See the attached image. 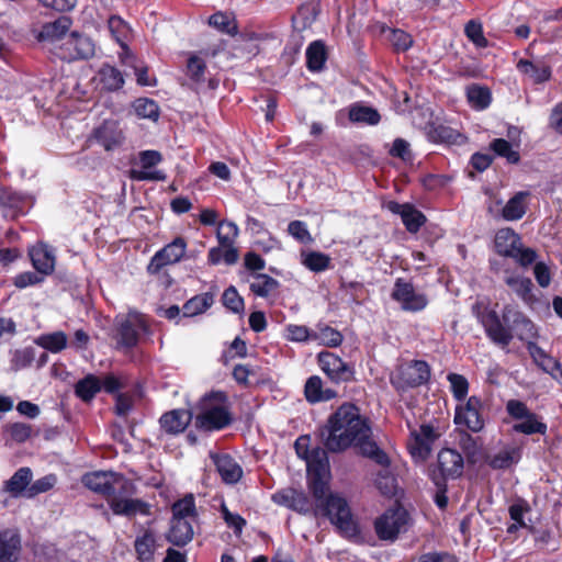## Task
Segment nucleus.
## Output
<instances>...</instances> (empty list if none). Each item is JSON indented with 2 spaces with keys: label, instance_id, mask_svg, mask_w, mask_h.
Returning a JSON list of instances; mask_svg holds the SVG:
<instances>
[{
  "label": "nucleus",
  "instance_id": "nucleus-63",
  "mask_svg": "<svg viewBox=\"0 0 562 562\" xmlns=\"http://www.w3.org/2000/svg\"><path fill=\"white\" fill-rule=\"evenodd\" d=\"M448 380L450 382L453 396L458 401L463 400L467 396L469 390V383L467 379L461 374L450 373L448 375Z\"/></svg>",
  "mask_w": 562,
  "mask_h": 562
},
{
  "label": "nucleus",
  "instance_id": "nucleus-28",
  "mask_svg": "<svg viewBox=\"0 0 562 562\" xmlns=\"http://www.w3.org/2000/svg\"><path fill=\"white\" fill-rule=\"evenodd\" d=\"M71 24L72 21L69 16L60 15L55 21L42 25L37 40L50 43L57 42L66 35Z\"/></svg>",
  "mask_w": 562,
  "mask_h": 562
},
{
  "label": "nucleus",
  "instance_id": "nucleus-44",
  "mask_svg": "<svg viewBox=\"0 0 562 562\" xmlns=\"http://www.w3.org/2000/svg\"><path fill=\"white\" fill-rule=\"evenodd\" d=\"M302 263L313 272H323L331 267V258L321 251L302 252Z\"/></svg>",
  "mask_w": 562,
  "mask_h": 562
},
{
  "label": "nucleus",
  "instance_id": "nucleus-56",
  "mask_svg": "<svg viewBox=\"0 0 562 562\" xmlns=\"http://www.w3.org/2000/svg\"><path fill=\"white\" fill-rule=\"evenodd\" d=\"M493 151L507 159L510 164H517L520 159L519 153L513 149L512 144L504 138H496L491 143Z\"/></svg>",
  "mask_w": 562,
  "mask_h": 562
},
{
  "label": "nucleus",
  "instance_id": "nucleus-15",
  "mask_svg": "<svg viewBox=\"0 0 562 562\" xmlns=\"http://www.w3.org/2000/svg\"><path fill=\"white\" fill-rule=\"evenodd\" d=\"M482 406L483 403L479 397H469L464 406L457 408L454 423L465 425L473 432L481 431L484 427V419L481 414Z\"/></svg>",
  "mask_w": 562,
  "mask_h": 562
},
{
  "label": "nucleus",
  "instance_id": "nucleus-23",
  "mask_svg": "<svg viewBox=\"0 0 562 562\" xmlns=\"http://www.w3.org/2000/svg\"><path fill=\"white\" fill-rule=\"evenodd\" d=\"M218 474L226 484H235L243 476L241 467L227 453H210Z\"/></svg>",
  "mask_w": 562,
  "mask_h": 562
},
{
  "label": "nucleus",
  "instance_id": "nucleus-13",
  "mask_svg": "<svg viewBox=\"0 0 562 562\" xmlns=\"http://www.w3.org/2000/svg\"><path fill=\"white\" fill-rule=\"evenodd\" d=\"M482 325L486 336L502 348L507 347L514 338L509 325H507L503 316L499 317L495 311H488L482 315Z\"/></svg>",
  "mask_w": 562,
  "mask_h": 562
},
{
  "label": "nucleus",
  "instance_id": "nucleus-18",
  "mask_svg": "<svg viewBox=\"0 0 562 562\" xmlns=\"http://www.w3.org/2000/svg\"><path fill=\"white\" fill-rule=\"evenodd\" d=\"M192 419V412L182 408L172 409L160 416L159 426L165 434L176 436L183 432Z\"/></svg>",
  "mask_w": 562,
  "mask_h": 562
},
{
  "label": "nucleus",
  "instance_id": "nucleus-46",
  "mask_svg": "<svg viewBox=\"0 0 562 562\" xmlns=\"http://www.w3.org/2000/svg\"><path fill=\"white\" fill-rule=\"evenodd\" d=\"M214 303V296L212 293L205 292L200 295H195L183 305L184 316H194L205 312Z\"/></svg>",
  "mask_w": 562,
  "mask_h": 562
},
{
  "label": "nucleus",
  "instance_id": "nucleus-29",
  "mask_svg": "<svg viewBox=\"0 0 562 562\" xmlns=\"http://www.w3.org/2000/svg\"><path fill=\"white\" fill-rule=\"evenodd\" d=\"M20 546L18 533L10 529H0V562H16Z\"/></svg>",
  "mask_w": 562,
  "mask_h": 562
},
{
  "label": "nucleus",
  "instance_id": "nucleus-16",
  "mask_svg": "<svg viewBox=\"0 0 562 562\" xmlns=\"http://www.w3.org/2000/svg\"><path fill=\"white\" fill-rule=\"evenodd\" d=\"M61 58L67 60L87 59L94 55V44L90 37L72 32L63 44Z\"/></svg>",
  "mask_w": 562,
  "mask_h": 562
},
{
  "label": "nucleus",
  "instance_id": "nucleus-12",
  "mask_svg": "<svg viewBox=\"0 0 562 562\" xmlns=\"http://www.w3.org/2000/svg\"><path fill=\"white\" fill-rule=\"evenodd\" d=\"M503 319L509 325L512 334L519 340L526 341V345L538 336L535 324L524 313L510 305L503 308Z\"/></svg>",
  "mask_w": 562,
  "mask_h": 562
},
{
  "label": "nucleus",
  "instance_id": "nucleus-9",
  "mask_svg": "<svg viewBox=\"0 0 562 562\" xmlns=\"http://www.w3.org/2000/svg\"><path fill=\"white\" fill-rule=\"evenodd\" d=\"M187 250V241L182 237H176L171 243L159 249L147 266L149 274H158L161 269L179 262Z\"/></svg>",
  "mask_w": 562,
  "mask_h": 562
},
{
  "label": "nucleus",
  "instance_id": "nucleus-20",
  "mask_svg": "<svg viewBox=\"0 0 562 562\" xmlns=\"http://www.w3.org/2000/svg\"><path fill=\"white\" fill-rule=\"evenodd\" d=\"M32 265L42 276L53 273L56 263L55 250L45 243H38L29 250Z\"/></svg>",
  "mask_w": 562,
  "mask_h": 562
},
{
  "label": "nucleus",
  "instance_id": "nucleus-45",
  "mask_svg": "<svg viewBox=\"0 0 562 562\" xmlns=\"http://www.w3.org/2000/svg\"><path fill=\"white\" fill-rule=\"evenodd\" d=\"M467 98L475 110L486 109L492 100L488 88L479 85H471L467 88Z\"/></svg>",
  "mask_w": 562,
  "mask_h": 562
},
{
  "label": "nucleus",
  "instance_id": "nucleus-49",
  "mask_svg": "<svg viewBox=\"0 0 562 562\" xmlns=\"http://www.w3.org/2000/svg\"><path fill=\"white\" fill-rule=\"evenodd\" d=\"M196 517L195 501L192 494L186 495L172 505V518L194 520Z\"/></svg>",
  "mask_w": 562,
  "mask_h": 562
},
{
  "label": "nucleus",
  "instance_id": "nucleus-14",
  "mask_svg": "<svg viewBox=\"0 0 562 562\" xmlns=\"http://www.w3.org/2000/svg\"><path fill=\"white\" fill-rule=\"evenodd\" d=\"M142 170L132 169L130 178L136 181H165L167 176L162 170H150L162 161V155L158 150H143L139 153Z\"/></svg>",
  "mask_w": 562,
  "mask_h": 562
},
{
  "label": "nucleus",
  "instance_id": "nucleus-60",
  "mask_svg": "<svg viewBox=\"0 0 562 562\" xmlns=\"http://www.w3.org/2000/svg\"><path fill=\"white\" fill-rule=\"evenodd\" d=\"M57 483V476L55 474H47L38 480L31 482V487L27 488L29 498H33L38 494L50 491Z\"/></svg>",
  "mask_w": 562,
  "mask_h": 562
},
{
  "label": "nucleus",
  "instance_id": "nucleus-42",
  "mask_svg": "<svg viewBox=\"0 0 562 562\" xmlns=\"http://www.w3.org/2000/svg\"><path fill=\"white\" fill-rule=\"evenodd\" d=\"M280 282L265 273H256L254 281L250 283V291L260 297H268L272 292L277 291Z\"/></svg>",
  "mask_w": 562,
  "mask_h": 562
},
{
  "label": "nucleus",
  "instance_id": "nucleus-54",
  "mask_svg": "<svg viewBox=\"0 0 562 562\" xmlns=\"http://www.w3.org/2000/svg\"><path fill=\"white\" fill-rule=\"evenodd\" d=\"M134 110L137 116L156 121L159 116V106L156 101L147 98H139L134 102Z\"/></svg>",
  "mask_w": 562,
  "mask_h": 562
},
{
  "label": "nucleus",
  "instance_id": "nucleus-40",
  "mask_svg": "<svg viewBox=\"0 0 562 562\" xmlns=\"http://www.w3.org/2000/svg\"><path fill=\"white\" fill-rule=\"evenodd\" d=\"M327 59L326 48L323 42L315 41L306 49V66L311 71H321Z\"/></svg>",
  "mask_w": 562,
  "mask_h": 562
},
{
  "label": "nucleus",
  "instance_id": "nucleus-26",
  "mask_svg": "<svg viewBox=\"0 0 562 562\" xmlns=\"http://www.w3.org/2000/svg\"><path fill=\"white\" fill-rule=\"evenodd\" d=\"M32 479V470L27 467H22L4 482V491L12 497L29 498L27 488L31 487Z\"/></svg>",
  "mask_w": 562,
  "mask_h": 562
},
{
  "label": "nucleus",
  "instance_id": "nucleus-31",
  "mask_svg": "<svg viewBox=\"0 0 562 562\" xmlns=\"http://www.w3.org/2000/svg\"><path fill=\"white\" fill-rule=\"evenodd\" d=\"M521 449L515 446H506L498 452L487 458V464L494 470H505L519 462Z\"/></svg>",
  "mask_w": 562,
  "mask_h": 562
},
{
  "label": "nucleus",
  "instance_id": "nucleus-19",
  "mask_svg": "<svg viewBox=\"0 0 562 562\" xmlns=\"http://www.w3.org/2000/svg\"><path fill=\"white\" fill-rule=\"evenodd\" d=\"M463 457L454 449L443 448L438 453V467L441 473L437 480L456 479L462 475Z\"/></svg>",
  "mask_w": 562,
  "mask_h": 562
},
{
  "label": "nucleus",
  "instance_id": "nucleus-30",
  "mask_svg": "<svg viewBox=\"0 0 562 562\" xmlns=\"http://www.w3.org/2000/svg\"><path fill=\"white\" fill-rule=\"evenodd\" d=\"M495 249L504 257L510 258L521 245L520 236L512 228H502L495 235Z\"/></svg>",
  "mask_w": 562,
  "mask_h": 562
},
{
  "label": "nucleus",
  "instance_id": "nucleus-33",
  "mask_svg": "<svg viewBox=\"0 0 562 562\" xmlns=\"http://www.w3.org/2000/svg\"><path fill=\"white\" fill-rule=\"evenodd\" d=\"M304 393L310 403L325 402L337 396V392L335 390L323 387V381L317 375H312L307 379Z\"/></svg>",
  "mask_w": 562,
  "mask_h": 562
},
{
  "label": "nucleus",
  "instance_id": "nucleus-62",
  "mask_svg": "<svg viewBox=\"0 0 562 562\" xmlns=\"http://www.w3.org/2000/svg\"><path fill=\"white\" fill-rule=\"evenodd\" d=\"M285 330L286 339L290 341L304 342L314 340L315 338L314 331H310V329L304 325L290 324L286 326Z\"/></svg>",
  "mask_w": 562,
  "mask_h": 562
},
{
  "label": "nucleus",
  "instance_id": "nucleus-1",
  "mask_svg": "<svg viewBox=\"0 0 562 562\" xmlns=\"http://www.w3.org/2000/svg\"><path fill=\"white\" fill-rule=\"evenodd\" d=\"M324 447L330 452H340L350 446H359L371 436L368 420L352 403H344L331 414L321 430Z\"/></svg>",
  "mask_w": 562,
  "mask_h": 562
},
{
  "label": "nucleus",
  "instance_id": "nucleus-22",
  "mask_svg": "<svg viewBox=\"0 0 562 562\" xmlns=\"http://www.w3.org/2000/svg\"><path fill=\"white\" fill-rule=\"evenodd\" d=\"M272 501L295 512L306 514L311 510V503L307 495L294 488H283L272 495Z\"/></svg>",
  "mask_w": 562,
  "mask_h": 562
},
{
  "label": "nucleus",
  "instance_id": "nucleus-48",
  "mask_svg": "<svg viewBox=\"0 0 562 562\" xmlns=\"http://www.w3.org/2000/svg\"><path fill=\"white\" fill-rule=\"evenodd\" d=\"M209 24L217 31L228 35H235L238 32L235 18L226 12L218 11L212 14L209 19Z\"/></svg>",
  "mask_w": 562,
  "mask_h": 562
},
{
  "label": "nucleus",
  "instance_id": "nucleus-6",
  "mask_svg": "<svg viewBox=\"0 0 562 562\" xmlns=\"http://www.w3.org/2000/svg\"><path fill=\"white\" fill-rule=\"evenodd\" d=\"M88 142L101 146L105 151H113L123 146L125 133L119 121L105 120L93 128Z\"/></svg>",
  "mask_w": 562,
  "mask_h": 562
},
{
  "label": "nucleus",
  "instance_id": "nucleus-50",
  "mask_svg": "<svg viewBox=\"0 0 562 562\" xmlns=\"http://www.w3.org/2000/svg\"><path fill=\"white\" fill-rule=\"evenodd\" d=\"M134 546L138 560L142 562L150 561L155 551L154 533L149 530L145 531L142 536L136 538Z\"/></svg>",
  "mask_w": 562,
  "mask_h": 562
},
{
  "label": "nucleus",
  "instance_id": "nucleus-39",
  "mask_svg": "<svg viewBox=\"0 0 562 562\" xmlns=\"http://www.w3.org/2000/svg\"><path fill=\"white\" fill-rule=\"evenodd\" d=\"M306 462L310 476L328 475L329 462L325 450L321 448L313 449Z\"/></svg>",
  "mask_w": 562,
  "mask_h": 562
},
{
  "label": "nucleus",
  "instance_id": "nucleus-7",
  "mask_svg": "<svg viewBox=\"0 0 562 562\" xmlns=\"http://www.w3.org/2000/svg\"><path fill=\"white\" fill-rule=\"evenodd\" d=\"M430 378V367L426 361L414 360L398 368L396 376L392 383L397 389H408L423 385Z\"/></svg>",
  "mask_w": 562,
  "mask_h": 562
},
{
  "label": "nucleus",
  "instance_id": "nucleus-34",
  "mask_svg": "<svg viewBox=\"0 0 562 562\" xmlns=\"http://www.w3.org/2000/svg\"><path fill=\"white\" fill-rule=\"evenodd\" d=\"M193 533L191 520L172 518L167 539L172 544L182 547L192 540Z\"/></svg>",
  "mask_w": 562,
  "mask_h": 562
},
{
  "label": "nucleus",
  "instance_id": "nucleus-27",
  "mask_svg": "<svg viewBox=\"0 0 562 562\" xmlns=\"http://www.w3.org/2000/svg\"><path fill=\"white\" fill-rule=\"evenodd\" d=\"M114 473L112 472H92L82 477V483L89 490L104 496H113L115 488L113 485Z\"/></svg>",
  "mask_w": 562,
  "mask_h": 562
},
{
  "label": "nucleus",
  "instance_id": "nucleus-10",
  "mask_svg": "<svg viewBox=\"0 0 562 562\" xmlns=\"http://www.w3.org/2000/svg\"><path fill=\"white\" fill-rule=\"evenodd\" d=\"M318 366L322 371L334 383L349 382L353 379V368L345 362L340 357L330 352L322 351L317 356Z\"/></svg>",
  "mask_w": 562,
  "mask_h": 562
},
{
  "label": "nucleus",
  "instance_id": "nucleus-41",
  "mask_svg": "<svg viewBox=\"0 0 562 562\" xmlns=\"http://www.w3.org/2000/svg\"><path fill=\"white\" fill-rule=\"evenodd\" d=\"M100 390L101 380L93 374H88L79 380L75 386L76 395L83 402H90Z\"/></svg>",
  "mask_w": 562,
  "mask_h": 562
},
{
  "label": "nucleus",
  "instance_id": "nucleus-17",
  "mask_svg": "<svg viewBox=\"0 0 562 562\" xmlns=\"http://www.w3.org/2000/svg\"><path fill=\"white\" fill-rule=\"evenodd\" d=\"M206 64L196 55H191L187 60L186 76L191 81L190 87L194 90H200L207 82V87L214 90L218 86V81L214 78L206 80Z\"/></svg>",
  "mask_w": 562,
  "mask_h": 562
},
{
  "label": "nucleus",
  "instance_id": "nucleus-32",
  "mask_svg": "<svg viewBox=\"0 0 562 562\" xmlns=\"http://www.w3.org/2000/svg\"><path fill=\"white\" fill-rule=\"evenodd\" d=\"M530 195L527 191L515 193L504 205L502 216L506 221H518L524 217L527 212V199Z\"/></svg>",
  "mask_w": 562,
  "mask_h": 562
},
{
  "label": "nucleus",
  "instance_id": "nucleus-36",
  "mask_svg": "<svg viewBox=\"0 0 562 562\" xmlns=\"http://www.w3.org/2000/svg\"><path fill=\"white\" fill-rule=\"evenodd\" d=\"M348 116L352 123L372 126L378 125L381 121V115L375 109L362 103H353L349 108Z\"/></svg>",
  "mask_w": 562,
  "mask_h": 562
},
{
  "label": "nucleus",
  "instance_id": "nucleus-53",
  "mask_svg": "<svg viewBox=\"0 0 562 562\" xmlns=\"http://www.w3.org/2000/svg\"><path fill=\"white\" fill-rule=\"evenodd\" d=\"M374 485L384 496L391 497L395 495L396 479L389 468L381 469L374 479Z\"/></svg>",
  "mask_w": 562,
  "mask_h": 562
},
{
  "label": "nucleus",
  "instance_id": "nucleus-59",
  "mask_svg": "<svg viewBox=\"0 0 562 562\" xmlns=\"http://www.w3.org/2000/svg\"><path fill=\"white\" fill-rule=\"evenodd\" d=\"M223 304L233 313L244 312V299L238 294L235 286L227 288L222 295Z\"/></svg>",
  "mask_w": 562,
  "mask_h": 562
},
{
  "label": "nucleus",
  "instance_id": "nucleus-2",
  "mask_svg": "<svg viewBox=\"0 0 562 562\" xmlns=\"http://www.w3.org/2000/svg\"><path fill=\"white\" fill-rule=\"evenodd\" d=\"M310 490L316 501V506L323 515L345 536H355L358 531L350 508L345 498L328 494L327 476H310Z\"/></svg>",
  "mask_w": 562,
  "mask_h": 562
},
{
  "label": "nucleus",
  "instance_id": "nucleus-61",
  "mask_svg": "<svg viewBox=\"0 0 562 562\" xmlns=\"http://www.w3.org/2000/svg\"><path fill=\"white\" fill-rule=\"evenodd\" d=\"M468 38L477 47H487L488 42L483 34L482 24L473 20L469 21L464 29Z\"/></svg>",
  "mask_w": 562,
  "mask_h": 562
},
{
  "label": "nucleus",
  "instance_id": "nucleus-25",
  "mask_svg": "<svg viewBox=\"0 0 562 562\" xmlns=\"http://www.w3.org/2000/svg\"><path fill=\"white\" fill-rule=\"evenodd\" d=\"M109 506L113 514L119 516L131 517L136 514L144 516L150 515V506L142 499L123 498L113 496L109 501Z\"/></svg>",
  "mask_w": 562,
  "mask_h": 562
},
{
  "label": "nucleus",
  "instance_id": "nucleus-4",
  "mask_svg": "<svg viewBox=\"0 0 562 562\" xmlns=\"http://www.w3.org/2000/svg\"><path fill=\"white\" fill-rule=\"evenodd\" d=\"M409 526V515L402 506L386 509L374 522L376 536L381 540L394 541L398 533Z\"/></svg>",
  "mask_w": 562,
  "mask_h": 562
},
{
  "label": "nucleus",
  "instance_id": "nucleus-8",
  "mask_svg": "<svg viewBox=\"0 0 562 562\" xmlns=\"http://www.w3.org/2000/svg\"><path fill=\"white\" fill-rule=\"evenodd\" d=\"M148 331V325L144 315L132 312L120 321L117 327V345L131 349L138 342L142 333Z\"/></svg>",
  "mask_w": 562,
  "mask_h": 562
},
{
  "label": "nucleus",
  "instance_id": "nucleus-47",
  "mask_svg": "<svg viewBox=\"0 0 562 562\" xmlns=\"http://www.w3.org/2000/svg\"><path fill=\"white\" fill-rule=\"evenodd\" d=\"M100 81L109 91H115L123 87L124 78L122 72L111 65H103L99 70Z\"/></svg>",
  "mask_w": 562,
  "mask_h": 562
},
{
  "label": "nucleus",
  "instance_id": "nucleus-38",
  "mask_svg": "<svg viewBox=\"0 0 562 562\" xmlns=\"http://www.w3.org/2000/svg\"><path fill=\"white\" fill-rule=\"evenodd\" d=\"M505 283L525 302H530L532 299V281L529 278L518 274L509 273L506 271L504 277Z\"/></svg>",
  "mask_w": 562,
  "mask_h": 562
},
{
  "label": "nucleus",
  "instance_id": "nucleus-37",
  "mask_svg": "<svg viewBox=\"0 0 562 562\" xmlns=\"http://www.w3.org/2000/svg\"><path fill=\"white\" fill-rule=\"evenodd\" d=\"M319 13L318 5L314 2L302 4L296 14L292 18L293 26L296 31L302 32L308 29L316 20Z\"/></svg>",
  "mask_w": 562,
  "mask_h": 562
},
{
  "label": "nucleus",
  "instance_id": "nucleus-3",
  "mask_svg": "<svg viewBox=\"0 0 562 562\" xmlns=\"http://www.w3.org/2000/svg\"><path fill=\"white\" fill-rule=\"evenodd\" d=\"M198 430L212 432L226 428L233 422L227 396L224 392H212L204 395L193 414Z\"/></svg>",
  "mask_w": 562,
  "mask_h": 562
},
{
  "label": "nucleus",
  "instance_id": "nucleus-57",
  "mask_svg": "<svg viewBox=\"0 0 562 562\" xmlns=\"http://www.w3.org/2000/svg\"><path fill=\"white\" fill-rule=\"evenodd\" d=\"M35 359V350L32 347H26L23 349H15L12 351L11 358V368L14 371H19L24 369L34 361Z\"/></svg>",
  "mask_w": 562,
  "mask_h": 562
},
{
  "label": "nucleus",
  "instance_id": "nucleus-52",
  "mask_svg": "<svg viewBox=\"0 0 562 562\" xmlns=\"http://www.w3.org/2000/svg\"><path fill=\"white\" fill-rule=\"evenodd\" d=\"M358 447L363 456L373 460L376 464L381 465L382 469L390 467L389 456L374 441H371L370 438L364 439Z\"/></svg>",
  "mask_w": 562,
  "mask_h": 562
},
{
  "label": "nucleus",
  "instance_id": "nucleus-21",
  "mask_svg": "<svg viewBox=\"0 0 562 562\" xmlns=\"http://www.w3.org/2000/svg\"><path fill=\"white\" fill-rule=\"evenodd\" d=\"M387 209L401 216L403 224L409 233H417L426 222V216L409 203H397L391 201Z\"/></svg>",
  "mask_w": 562,
  "mask_h": 562
},
{
  "label": "nucleus",
  "instance_id": "nucleus-55",
  "mask_svg": "<svg viewBox=\"0 0 562 562\" xmlns=\"http://www.w3.org/2000/svg\"><path fill=\"white\" fill-rule=\"evenodd\" d=\"M216 237L220 246L225 248L224 262L228 266L236 263L238 261L239 255L238 250L234 247L235 239L224 234L220 226L217 227Z\"/></svg>",
  "mask_w": 562,
  "mask_h": 562
},
{
  "label": "nucleus",
  "instance_id": "nucleus-58",
  "mask_svg": "<svg viewBox=\"0 0 562 562\" xmlns=\"http://www.w3.org/2000/svg\"><path fill=\"white\" fill-rule=\"evenodd\" d=\"M314 340H319L323 345L328 347H338L342 342V335L329 326H319L318 331H314Z\"/></svg>",
  "mask_w": 562,
  "mask_h": 562
},
{
  "label": "nucleus",
  "instance_id": "nucleus-24",
  "mask_svg": "<svg viewBox=\"0 0 562 562\" xmlns=\"http://www.w3.org/2000/svg\"><path fill=\"white\" fill-rule=\"evenodd\" d=\"M516 67L518 71L527 76L529 80L535 85L544 83L552 77V68L543 59H520Z\"/></svg>",
  "mask_w": 562,
  "mask_h": 562
},
{
  "label": "nucleus",
  "instance_id": "nucleus-51",
  "mask_svg": "<svg viewBox=\"0 0 562 562\" xmlns=\"http://www.w3.org/2000/svg\"><path fill=\"white\" fill-rule=\"evenodd\" d=\"M548 426L541 422L539 417L533 413L529 417L516 423L513 426V430L524 435H546Z\"/></svg>",
  "mask_w": 562,
  "mask_h": 562
},
{
  "label": "nucleus",
  "instance_id": "nucleus-64",
  "mask_svg": "<svg viewBox=\"0 0 562 562\" xmlns=\"http://www.w3.org/2000/svg\"><path fill=\"white\" fill-rule=\"evenodd\" d=\"M506 411L510 417L520 422L533 414L524 402L518 400H509L506 403Z\"/></svg>",
  "mask_w": 562,
  "mask_h": 562
},
{
  "label": "nucleus",
  "instance_id": "nucleus-43",
  "mask_svg": "<svg viewBox=\"0 0 562 562\" xmlns=\"http://www.w3.org/2000/svg\"><path fill=\"white\" fill-rule=\"evenodd\" d=\"M36 344L47 351L57 353L67 347L68 337L64 331L58 330L41 335L36 339Z\"/></svg>",
  "mask_w": 562,
  "mask_h": 562
},
{
  "label": "nucleus",
  "instance_id": "nucleus-35",
  "mask_svg": "<svg viewBox=\"0 0 562 562\" xmlns=\"http://www.w3.org/2000/svg\"><path fill=\"white\" fill-rule=\"evenodd\" d=\"M428 135L431 140L437 143L448 145H463L467 143V137L463 134L443 124L431 125Z\"/></svg>",
  "mask_w": 562,
  "mask_h": 562
},
{
  "label": "nucleus",
  "instance_id": "nucleus-11",
  "mask_svg": "<svg viewBox=\"0 0 562 562\" xmlns=\"http://www.w3.org/2000/svg\"><path fill=\"white\" fill-rule=\"evenodd\" d=\"M438 437L439 434L429 424H423L418 429L412 430L407 442L412 457L418 460H426Z\"/></svg>",
  "mask_w": 562,
  "mask_h": 562
},
{
  "label": "nucleus",
  "instance_id": "nucleus-5",
  "mask_svg": "<svg viewBox=\"0 0 562 562\" xmlns=\"http://www.w3.org/2000/svg\"><path fill=\"white\" fill-rule=\"evenodd\" d=\"M391 299L400 304L405 312L417 313L426 308L428 299L425 293L416 290L411 281L397 278L394 282Z\"/></svg>",
  "mask_w": 562,
  "mask_h": 562
}]
</instances>
